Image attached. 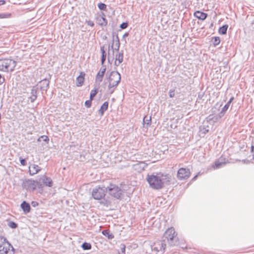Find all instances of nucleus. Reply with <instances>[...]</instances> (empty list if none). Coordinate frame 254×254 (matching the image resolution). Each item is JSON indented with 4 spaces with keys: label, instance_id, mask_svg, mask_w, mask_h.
Here are the masks:
<instances>
[{
    "label": "nucleus",
    "instance_id": "4d7b16f0",
    "mask_svg": "<svg viewBox=\"0 0 254 254\" xmlns=\"http://www.w3.org/2000/svg\"><path fill=\"white\" fill-rule=\"evenodd\" d=\"M128 36V33H126L124 35L123 37H126V36Z\"/></svg>",
    "mask_w": 254,
    "mask_h": 254
},
{
    "label": "nucleus",
    "instance_id": "c9c22d12",
    "mask_svg": "<svg viewBox=\"0 0 254 254\" xmlns=\"http://www.w3.org/2000/svg\"><path fill=\"white\" fill-rule=\"evenodd\" d=\"M8 226L12 229H15L17 227V224L13 221H9L8 223Z\"/></svg>",
    "mask_w": 254,
    "mask_h": 254
},
{
    "label": "nucleus",
    "instance_id": "603ef678",
    "mask_svg": "<svg viewBox=\"0 0 254 254\" xmlns=\"http://www.w3.org/2000/svg\"><path fill=\"white\" fill-rule=\"evenodd\" d=\"M5 3V1L4 0H0V5H3Z\"/></svg>",
    "mask_w": 254,
    "mask_h": 254
},
{
    "label": "nucleus",
    "instance_id": "cd10ccee",
    "mask_svg": "<svg viewBox=\"0 0 254 254\" xmlns=\"http://www.w3.org/2000/svg\"><path fill=\"white\" fill-rule=\"evenodd\" d=\"M229 106H230V104H228V103H227V104L225 105V106L223 107L221 112H220L219 116L220 117H223L224 116L226 111L228 110Z\"/></svg>",
    "mask_w": 254,
    "mask_h": 254
},
{
    "label": "nucleus",
    "instance_id": "4c0bfd02",
    "mask_svg": "<svg viewBox=\"0 0 254 254\" xmlns=\"http://www.w3.org/2000/svg\"><path fill=\"white\" fill-rule=\"evenodd\" d=\"M220 40L219 37H215L213 40V44L214 46H217L219 44Z\"/></svg>",
    "mask_w": 254,
    "mask_h": 254
},
{
    "label": "nucleus",
    "instance_id": "7ed1b4c3",
    "mask_svg": "<svg viewBox=\"0 0 254 254\" xmlns=\"http://www.w3.org/2000/svg\"><path fill=\"white\" fill-rule=\"evenodd\" d=\"M177 234L174 228L171 227L168 228L164 233L163 235V241H167L171 246L177 245L179 244L178 238L177 237Z\"/></svg>",
    "mask_w": 254,
    "mask_h": 254
},
{
    "label": "nucleus",
    "instance_id": "0eeeda50",
    "mask_svg": "<svg viewBox=\"0 0 254 254\" xmlns=\"http://www.w3.org/2000/svg\"><path fill=\"white\" fill-rule=\"evenodd\" d=\"M22 187L30 191L34 190L37 188L42 189V186L38 184V180L34 181L31 179L24 181L22 183Z\"/></svg>",
    "mask_w": 254,
    "mask_h": 254
},
{
    "label": "nucleus",
    "instance_id": "bb28decb",
    "mask_svg": "<svg viewBox=\"0 0 254 254\" xmlns=\"http://www.w3.org/2000/svg\"><path fill=\"white\" fill-rule=\"evenodd\" d=\"M228 27V25H223L222 26L220 27L219 29L218 32L222 34L225 35L227 33V30Z\"/></svg>",
    "mask_w": 254,
    "mask_h": 254
},
{
    "label": "nucleus",
    "instance_id": "473e14b6",
    "mask_svg": "<svg viewBox=\"0 0 254 254\" xmlns=\"http://www.w3.org/2000/svg\"><path fill=\"white\" fill-rule=\"evenodd\" d=\"M43 140L44 141L48 142L49 140V137L46 135H42L39 137L37 140L38 142L41 141Z\"/></svg>",
    "mask_w": 254,
    "mask_h": 254
},
{
    "label": "nucleus",
    "instance_id": "393cba45",
    "mask_svg": "<svg viewBox=\"0 0 254 254\" xmlns=\"http://www.w3.org/2000/svg\"><path fill=\"white\" fill-rule=\"evenodd\" d=\"M101 53H102V56H101V64L102 65H103V64H104L105 61H106V57H107V54H106V53L104 50V46H102L101 47Z\"/></svg>",
    "mask_w": 254,
    "mask_h": 254
},
{
    "label": "nucleus",
    "instance_id": "9d476101",
    "mask_svg": "<svg viewBox=\"0 0 254 254\" xmlns=\"http://www.w3.org/2000/svg\"><path fill=\"white\" fill-rule=\"evenodd\" d=\"M38 184L42 186V189L43 187L46 186L48 187H52L53 186V181L51 178L47 177L46 175L41 176L38 180Z\"/></svg>",
    "mask_w": 254,
    "mask_h": 254
},
{
    "label": "nucleus",
    "instance_id": "c85d7f7f",
    "mask_svg": "<svg viewBox=\"0 0 254 254\" xmlns=\"http://www.w3.org/2000/svg\"><path fill=\"white\" fill-rule=\"evenodd\" d=\"M105 73L104 72H101L99 71L96 76V81H98L99 82H101L103 80V78Z\"/></svg>",
    "mask_w": 254,
    "mask_h": 254
},
{
    "label": "nucleus",
    "instance_id": "de8ad7c7",
    "mask_svg": "<svg viewBox=\"0 0 254 254\" xmlns=\"http://www.w3.org/2000/svg\"><path fill=\"white\" fill-rule=\"evenodd\" d=\"M5 81V78L0 74V85L2 84Z\"/></svg>",
    "mask_w": 254,
    "mask_h": 254
},
{
    "label": "nucleus",
    "instance_id": "3c124183",
    "mask_svg": "<svg viewBox=\"0 0 254 254\" xmlns=\"http://www.w3.org/2000/svg\"><path fill=\"white\" fill-rule=\"evenodd\" d=\"M234 99V97H231L230 99H229V101L227 103L230 105L231 102L233 101Z\"/></svg>",
    "mask_w": 254,
    "mask_h": 254
},
{
    "label": "nucleus",
    "instance_id": "a19ab883",
    "mask_svg": "<svg viewBox=\"0 0 254 254\" xmlns=\"http://www.w3.org/2000/svg\"><path fill=\"white\" fill-rule=\"evenodd\" d=\"M169 97L173 98L175 96V89H170L169 92Z\"/></svg>",
    "mask_w": 254,
    "mask_h": 254
},
{
    "label": "nucleus",
    "instance_id": "bf43d9fd",
    "mask_svg": "<svg viewBox=\"0 0 254 254\" xmlns=\"http://www.w3.org/2000/svg\"><path fill=\"white\" fill-rule=\"evenodd\" d=\"M108 72H109L108 71L107 72L106 76H107V75L108 74Z\"/></svg>",
    "mask_w": 254,
    "mask_h": 254
},
{
    "label": "nucleus",
    "instance_id": "f3484780",
    "mask_svg": "<svg viewBox=\"0 0 254 254\" xmlns=\"http://www.w3.org/2000/svg\"><path fill=\"white\" fill-rule=\"evenodd\" d=\"M124 52L122 50L118 54H116L115 58V65L116 66L119 65L123 61Z\"/></svg>",
    "mask_w": 254,
    "mask_h": 254
},
{
    "label": "nucleus",
    "instance_id": "a211bd4d",
    "mask_svg": "<svg viewBox=\"0 0 254 254\" xmlns=\"http://www.w3.org/2000/svg\"><path fill=\"white\" fill-rule=\"evenodd\" d=\"M39 83L40 84V90L46 92L49 88V81L45 78L41 80Z\"/></svg>",
    "mask_w": 254,
    "mask_h": 254
},
{
    "label": "nucleus",
    "instance_id": "6ab92c4d",
    "mask_svg": "<svg viewBox=\"0 0 254 254\" xmlns=\"http://www.w3.org/2000/svg\"><path fill=\"white\" fill-rule=\"evenodd\" d=\"M85 74L83 72H81L80 75L76 79V84L78 87L81 86L84 81V77Z\"/></svg>",
    "mask_w": 254,
    "mask_h": 254
},
{
    "label": "nucleus",
    "instance_id": "a878e982",
    "mask_svg": "<svg viewBox=\"0 0 254 254\" xmlns=\"http://www.w3.org/2000/svg\"><path fill=\"white\" fill-rule=\"evenodd\" d=\"M102 234L110 240H112L114 237V235L112 233H110V231L108 230H103Z\"/></svg>",
    "mask_w": 254,
    "mask_h": 254
},
{
    "label": "nucleus",
    "instance_id": "9b49d317",
    "mask_svg": "<svg viewBox=\"0 0 254 254\" xmlns=\"http://www.w3.org/2000/svg\"><path fill=\"white\" fill-rule=\"evenodd\" d=\"M190 175L189 169L181 168L178 171L177 177L181 180H186L190 177Z\"/></svg>",
    "mask_w": 254,
    "mask_h": 254
},
{
    "label": "nucleus",
    "instance_id": "a18cd8bd",
    "mask_svg": "<svg viewBox=\"0 0 254 254\" xmlns=\"http://www.w3.org/2000/svg\"><path fill=\"white\" fill-rule=\"evenodd\" d=\"M126 252V246L125 245H122L121 252L123 254H125Z\"/></svg>",
    "mask_w": 254,
    "mask_h": 254
},
{
    "label": "nucleus",
    "instance_id": "2eb2a0df",
    "mask_svg": "<svg viewBox=\"0 0 254 254\" xmlns=\"http://www.w3.org/2000/svg\"><path fill=\"white\" fill-rule=\"evenodd\" d=\"M108 61L110 64H112L114 60V49L113 48V45L112 44L111 46L109 45L108 47Z\"/></svg>",
    "mask_w": 254,
    "mask_h": 254
},
{
    "label": "nucleus",
    "instance_id": "4be33fe9",
    "mask_svg": "<svg viewBox=\"0 0 254 254\" xmlns=\"http://www.w3.org/2000/svg\"><path fill=\"white\" fill-rule=\"evenodd\" d=\"M20 206L24 213L27 214L30 211V205L29 203L27 202L26 201H23L21 203Z\"/></svg>",
    "mask_w": 254,
    "mask_h": 254
},
{
    "label": "nucleus",
    "instance_id": "49530a36",
    "mask_svg": "<svg viewBox=\"0 0 254 254\" xmlns=\"http://www.w3.org/2000/svg\"><path fill=\"white\" fill-rule=\"evenodd\" d=\"M86 22H87L88 25H89V26L93 27L94 25V23L93 21H92L90 20L87 21Z\"/></svg>",
    "mask_w": 254,
    "mask_h": 254
},
{
    "label": "nucleus",
    "instance_id": "6e6d98bb",
    "mask_svg": "<svg viewBox=\"0 0 254 254\" xmlns=\"http://www.w3.org/2000/svg\"><path fill=\"white\" fill-rule=\"evenodd\" d=\"M254 146L252 145L251 146V151L253 152L254 151Z\"/></svg>",
    "mask_w": 254,
    "mask_h": 254
},
{
    "label": "nucleus",
    "instance_id": "c03bdc74",
    "mask_svg": "<svg viewBox=\"0 0 254 254\" xmlns=\"http://www.w3.org/2000/svg\"><path fill=\"white\" fill-rule=\"evenodd\" d=\"M139 165L140 166V167L142 168V170H144V168L147 166V165L143 162H140Z\"/></svg>",
    "mask_w": 254,
    "mask_h": 254
},
{
    "label": "nucleus",
    "instance_id": "7c9ffc66",
    "mask_svg": "<svg viewBox=\"0 0 254 254\" xmlns=\"http://www.w3.org/2000/svg\"><path fill=\"white\" fill-rule=\"evenodd\" d=\"M81 247L84 250H89L91 249V245L90 243L84 242L82 244Z\"/></svg>",
    "mask_w": 254,
    "mask_h": 254
},
{
    "label": "nucleus",
    "instance_id": "13d9d810",
    "mask_svg": "<svg viewBox=\"0 0 254 254\" xmlns=\"http://www.w3.org/2000/svg\"><path fill=\"white\" fill-rule=\"evenodd\" d=\"M3 16H1V14H0V18H3Z\"/></svg>",
    "mask_w": 254,
    "mask_h": 254
},
{
    "label": "nucleus",
    "instance_id": "2f4dec72",
    "mask_svg": "<svg viewBox=\"0 0 254 254\" xmlns=\"http://www.w3.org/2000/svg\"><path fill=\"white\" fill-rule=\"evenodd\" d=\"M98 88H94V89L91 91L90 94V99L91 100H93L94 97L98 93Z\"/></svg>",
    "mask_w": 254,
    "mask_h": 254
},
{
    "label": "nucleus",
    "instance_id": "ea45409f",
    "mask_svg": "<svg viewBox=\"0 0 254 254\" xmlns=\"http://www.w3.org/2000/svg\"><path fill=\"white\" fill-rule=\"evenodd\" d=\"M128 26V23L127 22H123L121 25H120V27L122 29H126V28H127Z\"/></svg>",
    "mask_w": 254,
    "mask_h": 254
},
{
    "label": "nucleus",
    "instance_id": "aec40b11",
    "mask_svg": "<svg viewBox=\"0 0 254 254\" xmlns=\"http://www.w3.org/2000/svg\"><path fill=\"white\" fill-rule=\"evenodd\" d=\"M194 15L200 20H204L207 17V14L200 11H196L194 13Z\"/></svg>",
    "mask_w": 254,
    "mask_h": 254
},
{
    "label": "nucleus",
    "instance_id": "f03ea898",
    "mask_svg": "<svg viewBox=\"0 0 254 254\" xmlns=\"http://www.w3.org/2000/svg\"><path fill=\"white\" fill-rule=\"evenodd\" d=\"M107 191V187L98 186L93 189L92 196L93 198L96 200H102L103 199L104 200L101 201V203L105 206H108L109 202L107 200L104 199Z\"/></svg>",
    "mask_w": 254,
    "mask_h": 254
},
{
    "label": "nucleus",
    "instance_id": "72a5a7b5",
    "mask_svg": "<svg viewBox=\"0 0 254 254\" xmlns=\"http://www.w3.org/2000/svg\"><path fill=\"white\" fill-rule=\"evenodd\" d=\"M220 113L216 116L212 117V118H210L209 120L214 121V122L218 121L222 117L220 116Z\"/></svg>",
    "mask_w": 254,
    "mask_h": 254
},
{
    "label": "nucleus",
    "instance_id": "423d86ee",
    "mask_svg": "<svg viewBox=\"0 0 254 254\" xmlns=\"http://www.w3.org/2000/svg\"><path fill=\"white\" fill-rule=\"evenodd\" d=\"M109 193L112 196L117 198L120 199L123 194V190L115 184H110L107 187Z\"/></svg>",
    "mask_w": 254,
    "mask_h": 254
},
{
    "label": "nucleus",
    "instance_id": "f8f14e48",
    "mask_svg": "<svg viewBox=\"0 0 254 254\" xmlns=\"http://www.w3.org/2000/svg\"><path fill=\"white\" fill-rule=\"evenodd\" d=\"M228 162V160L221 156L215 161L214 165L212 167L214 169H218L224 167Z\"/></svg>",
    "mask_w": 254,
    "mask_h": 254
},
{
    "label": "nucleus",
    "instance_id": "dca6fc26",
    "mask_svg": "<svg viewBox=\"0 0 254 254\" xmlns=\"http://www.w3.org/2000/svg\"><path fill=\"white\" fill-rule=\"evenodd\" d=\"M29 173L31 175H34L38 173L40 170V167L36 164H31L29 167Z\"/></svg>",
    "mask_w": 254,
    "mask_h": 254
},
{
    "label": "nucleus",
    "instance_id": "79ce46f5",
    "mask_svg": "<svg viewBox=\"0 0 254 254\" xmlns=\"http://www.w3.org/2000/svg\"><path fill=\"white\" fill-rule=\"evenodd\" d=\"M19 160H20V163H21V164L22 165L25 166V165H26V159H25L22 158L21 157H20L19 158Z\"/></svg>",
    "mask_w": 254,
    "mask_h": 254
},
{
    "label": "nucleus",
    "instance_id": "e433bc0d",
    "mask_svg": "<svg viewBox=\"0 0 254 254\" xmlns=\"http://www.w3.org/2000/svg\"><path fill=\"white\" fill-rule=\"evenodd\" d=\"M120 40H115V48H114V51L119 52V49H120Z\"/></svg>",
    "mask_w": 254,
    "mask_h": 254
},
{
    "label": "nucleus",
    "instance_id": "37998d69",
    "mask_svg": "<svg viewBox=\"0 0 254 254\" xmlns=\"http://www.w3.org/2000/svg\"><path fill=\"white\" fill-rule=\"evenodd\" d=\"M116 36V40H120L119 39V38L118 37V34H116L115 33H113V43H112V44L113 45L114 44V37Z\"/></svg>",
    "mask_w": 254,
    "mask_h": 254
},
{
    "label": "nucleus",
    "instance_id": "864d4df0",
    "mask_svg": "<svg viewBox=\"0 0 254 254\" xmlns=\"http://www.w3.org/2000/svg\"><path fill=\"white\" fill-rule=\"evenodd\" d=\"M200 174V173H198V174L196 175H195L193 178H192V180H195L196 178L197 177L198 175Z\"/></svg>",
    "mask_w": 254,
    "mask_h": 254
},
{
    "label": "nucleus",
    "instance_id": "ddd939ff",
    "mask_svg": "<svg viewBox=\"0 0 254 254\" xmlns=\"http://www.w3.org/2000/svg\"><path fill=\"white\" fill-rule=\"evenodd\" d=\"M96 19L98 21V23L101 26H106L108 24V20L105 17V14L103 12H101V14H99Z\"/></svg>",
    "mask_w": 254,
    "mask_h": 254
},
{
    "label": "nucleus",
    "instance_id": "6e6552de",
    "mask_svg": "<svg viewBox=\"0 0 254 254\" xmlns=\"http://www.w3.org/2000/svg\"><path fill=\"white\" fill-rule=\"evenodd\" d=\"M121 76L119 72L117 71H112L110 73V74L107 78L109 83L117 86L121 81Z\"/></svg>",
    "mask_w": 254,
    "mask_h": 254
},
{
    "label": "nucleus",
    "instance_id": "f257e3e1",
    "mask_svg": "<svg viewBox=\"0 0 254 254\" xmlns=\"http://www.w3.org/2000/svg\"><path fill=\"white\" fill-rule=\"evenodd\" d=\"M146 180L150 188L156 190H159L165 186L171 184L172 177L169 174L160 172L156 174L148 175Z\"/></svg>",
    "mask_w": 254,
    "mask_h": 254
},
{
    "label": "nucleus",
    "instance_id": "c756f323",
    "mask_svg": "<svg viewBox=\"0 0 254 254\" xmlns=\"http://www.w3.org/2000/svg\"><path fill=\"white\" fill-rule=\"evenodd\" d=\"M116 87H117L116 86H115V85L111 84V83H109V85L108 86V91L109 93L110 94H113L114 93V92L115 91V89Z\"/></svg>",
    "mask_w": 254,
    "mask_h": 254
},
{
    "label": "nucleus",
    "instance_id": "58836bf2",
    "mask_svg": "<svg viewBox=\"0 0 254 254\" xmlns=\"http://www.w3.org/2000/svg\"><path fill=\"white\" fill-rule=\"evenodd\" d=\"M92 101V100H91L90 99L89 100H86L85 102V106L87 108H90L91 106Z\"/></svg>",
    "mask_w": 254,
    "mask_h": 254
},
{
    "label": "nucleus",
    "instance_id": "39448f33",
    "mask_svg": "<svg viewBox=\"0 0 254 254\" xmlns=\"http://www.w3.org/2000/svg\"><path fill=\"white\" fill-rule=\"evenodd\" d=\"M16 65V62L15 61L5 59L4 60H0V66L1 67V70L4 71H13Z\"/></svg>",
    "mask_w": 254,
    "mask_h": 254
},
{
    "label": "nucleus",
    "instance_id": "09e8293b",
    "mask_svg": "<svg viewBox=\"0 0 254 254\" xmlns=\"http://www.w3.org/2000/svg\"><path fill=\"white\" fill-rule=\"evenodd\" d=\"M31 205L33 207H36L39 205L38 202L33 201L31 202Z\"/></svg>",
    "mask_w": 254,
    "mask_h": 254
},
{
    "label": "nucleus",
    "instance_id": "8fccbe9b",
    "mask_svg": "<svg viewBox=\"0 0 254 254\" xmlns=\"http://www.w3.org/2000/svg\"><path fill=\"white\" fill-rule=\"evenodd\" d=\"M106 70V68L105 66H103L99 70L100 72L105 73Z\"/></svg>",
    "mask_w": 254,
    "mask_h": 254
},
{
    "label": "nucleus",
    "instance_id": "4468645a",
    "mask_svg": "<svg viewBox=\"0 0 254 254\" xmlns=\"http://www.w3.org/2000/svg\"><path fill=\"white\" fill-rule=\"evenodd\" d=\"M38 88L35 86L33 87L31 90L30 96L28 97L31 103H33L37 98Z\"/></svg>",
    "mask_w": 254,
    "mask_h": 254
},
{
    "label": "nucleus",
    "instance_id": "1a4fd4ad",
    "mask_svg": "<svg viewBox=\"0 0 254 254\" xmlns=\"http://www.w3.org/2000/svg\"><path fill=\"white\" fill-rule=\"evenodd\" d=\"M166 244L164 243L163 240L157 241L151 246L152 251L154 252L156 254L159 252L161 253H163Z\"/></svg>",
    "mask_w": 254,
    "mask_h": 254
},
{
    "label": "nucleus",
    "instance_id": "20e7f679",
    "mask_svg": "<svg viewBox=\"0 0 254 254\" xmlns=\"http://www.w3.org/2000/svg\"><path fill=\"white\" fill-rule=\"evenodd\" d=\"M4 237L0 236V254H14V249L11 245Z\"/></svg>",
    "mask_w": 254,
    "mask_h": 254
},
{
    "label": "nucleus",
    "instance_id": "412c9836",
    "mask_svg": "<svg viewBox=\"0 0 254 254\" xmlns=\"http://www.w3.org/2000/svg\"><path fill=\"white\" fill-rule=\"evenodd\" d=\"M143 127L148 128L151 125V117L145 116L143 119Z\"/></svg>",
    "mask_w": 254,
    "mask_h": 254
},
{
    "label": "nucleus",
    "instance_id": "b1692460",
    "mask_svg": "<svg viewBox=\"0 0 254 254\" xmlns=\"http://www.w3.org/2000/svg\"><path fill=\"white\" fill-rule=\"evenodd\" d=\"M108 105L109 104L108 102H105L101 106L99 111V114L101 115V116H103L105 111L108 109Z\"/></svg>",
    "mask_w": 254,
    "mask_h": 254
},
{
    "label": "nucleus",
    "instance_id": "f704fd0d",
    "mask_svg": "<svg viewBox=\"0 0 254 254\" xmlns=\"http://www.w3.org/2000/svg\"><path fill=\"white\" fill-rule=\"evenodd\" d=\"M98 7L99 9L101 10H105L107 7V5L105 3L101 2L98 4Z\"/></svg>",
    "mask_w": 254,
    "mask_h": 254
},
{
    "label": "nucleus",
    "instance_id": "5701e85b",
    "mask_svg": "<svg viewBox=\"0 0 254 254\" xmlns=\"http://www.w3.org/2000/svg\"><path fill=\"white\" fill-rule=\"evenodd\" d=\"M209 127L207 126L205 127V126H200L199 128V131L200 133V135L202 137L204 136V135L209 131Z\"/></svg>",
    "mask_w": 254,
    "mask_h": 254
},
{
    "label": "nucleus",
    "instance_id": "5fc2aeb1",
    "mask_svg": "<svg viewBox=\"0 0 254 254\" xmlns=\"http://www.w3.org/2000/svg\"><path fill=\"white\" fill-rule=\"evenodd\" d=\"M242 162L245 163L248 162L249 161L247 160L246 159H244V160H242Z\"/></svg>",
    "mask_w": 254,
    "mask_h": 254
}]
</instances>
